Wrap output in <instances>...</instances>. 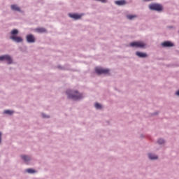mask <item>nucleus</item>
I'll return each mask as SVG.
<instances>
[{
    "instance_id": "1",
    "label": "nucleus",
    "mask_w": 179,
    "mask_h": 179,
    "mask_svg": "<svg viewBox=\"0 0 179 179\" xmlns=\"http://www.w3.org/2000/svg\"><path fill=\"white\" fill-rule=\"evenodd\" d=\"M66 94H68L69 99L71 100H80V99H83V94H80L76 90H67Z\"/></svg>"
},
{
    "instance_id": "2",
    "label": "nucleus",
    "mask_w": 179,
    "mask_h": 179,
    "mask_svg": "<svg viewBox=\"0 0 179 179\" xmlns=\"http://www.w3.org/2000/svg\"><path fill=\"white\" fill-rule=\"evenodd\" d=\"M151 10H157V12H162L163 10V6L161 4L154 3L149 6Z\"/></svg>"
},
{
    "instance_id": "3",
    "label": "nucleus",
    "mask_w": 179,
    "mask_h": 179,
    "mask_svg": "<svg viewBox=\"0 0 179 179\" xmlns=\"http://www.w3.org/2000/svg\"><path fill=\"white\" fill-rule=\"evenodd\" d=\"M95 71L98 75H107L108 72H110V70H108V69H103L101 67H96L95 69Z\"/></svg>"
},
{
    "instance_id": "4",
    "label": "nucleus",
    "mask_w": 179,
    "mask_h": 179,
    "mask_svg": "<svg viewBox=\"0 0 179 179\" xmlns=\"http://www.w3.org/2000/svg\"><path fill=\"white\" fill-rule=\"evenodd\" d=\"M130 47H136V48H143L145 43L142 41H134L130 43Z\"/></svg>"
},
{
    "instance_id": "5",
    "label": "nucleus",
    "mask_w": 179,
    "mask_h": 179,
    "mask_svg": "<svg viewBox=\"0 0 179 179\" xmlns=\"http://www.w3.org/2000/svg\"><path fill=\"white\" fill-rule=\"evenodd\" d=\"M0 61H6L7 64H12L13 62L12 57L8 55L0 56Z\"/></svg>"
},
{
    "instance_id": "6",
    "label": "nucleus",
    "mask_w": 179,
    "mask_h": 179,
    "mask_svg": "<svg viewBox=\"0 0 179 179\" xmlns=\"http://www.w3.org/2000/svg\"><path fill=\"white\" fill-rule=\"evenodd\" d=\"M10 38L13 41H15V43H22L23 41V38L20 36H12Z\"/></svg>"
},
{
    "instance_id": "7",
    "label": "nucleus",
    "mask_w": 179,
    "mask_h": 179,
    "mask_svg": "<svg viewBox=\"0 0 179 179\" xmlns=\"http://www.w3.org/2000/svg\"><path fill=\"white\" fill-rule=\"evenodd\" d=\"M27 43H35L36 38H34V36L33 34H28L27 36Z\"/></svg>"
},
{
    "instance_id": "8",
    "label": "nucleus",
    "mask_w": 179,
    "mask_h": 179,
    "mask_svg": "<svg viewBox=\"0 0 179 179\" xmlns=\"http://www.w3.org/2000/svg\"><path fill=\"white\" fill-rule=\"evenodd\" d=\"M162 47H174V43L170 41H165L162 43Z\"/></svg>"
},
{
    "instance_id": "9",
    "label": "nucleus",
    "mask_w": 179,
    "mask_h": 179,
    "mask_svg": "<svg viewBox=\"0 0 179 179\" xmlns=\"http://www.w3.org/2000/svg\"><path fill=\"white\" fill-rule=\"evenodd\" d=\"M115 3L116 5H118L119 6H122L124 5H126L127 1H125V0H117L115 1Z\"/></svg>"
},
{
    "instance_id": "10",
    "label": "nucleus",
    "mask_w": 179,
    "mask_h": 179,
    "mask_svg": "<svg viewBox=\"0 0 179 179\" xmlns=\"http://www.w3.org/2000/svg\"><path fill=\"white\" fill-rule=\"evenodd\" d=\"M136 55H137V57H139V58H146V57H148V55L146 53L141 52H136Z\"/></svg>"
},
{
    "instance_id": "11",
    "label": "nucleus",
    "mask_w": 179,
    "mask_h": 179,
    "mask_svg": "<svg viewBox=\"0 0 179 179\" xmlns=\"http://www.w3.org/2000/svg\"><path fill=\"white\" fill-rule=\"evenodd\" d=\"M70 17H72L73 19H80L82 17V15H78V14H69Z\"/></svg>"
},
{
    "instance_id": "12",
    "label": "nucleus",
    "mask_w": 179,
    "mask_h": 179,
    "mask_svg": "<svg viewBox=\"0 0 179 179\" xmlns=\"http://www.w3.org/2000/svg\"><path fill=\"white\" fill-rule=\"evenodd\" d=\"M12 10H16L17 12H20V8L17 5H11Z\"/></svg>"
},
{
    "instance_id": "13",
    "label": "nucleus",
    "mask_w": 179,
    "mask_h": 179,
    "mask_svg": "<svg viewBox=\"0 0 179 179\" xmlns=\"http://www.w3.org/2000/svg\"><path fill=\"white\" fill-rule=\"evenodd\" d=\"M148 157L150 159V160H156V159H157V156L153 154H148Z\"/></svg>"
},
{
    "instance_id": "14",
    "label": "nucleus",
    "mask_w": 179,
    "mask_h": 179,
    "mask_svg": "<svg viewBox=\"0 0 179 179\" xmlns=\"http://www.w3.org/2000/svg\"><path fill=\"white\" fill-rule=\"evenodd\" d=\"M36 31H37L38 33H45V29H44V28H37L36 29Z\"/></svg>"
},
{
    "instance_id": "15",
    "label": "nucleus",
    "mask_w": 179,
    "mask_h": 179,
    "mask_svg": "<svg viewBox=\"0 0 179 179\" xmlns=\"http://www.w3.org/2000/svg\"><path fill=\"white\" fill-rule=\"evenodd\" d=\"M21 157L24 159V162H29L30 160V157H27L26 155H22Z\"/></svg>"
},
{
    "instance_id": "16",
    "label": "nucleus",
    "mask_w": 179,
    "mask_h": 179,
    "mask_svg": "<svg viewBox=\"0 0 179 179\" xmlns=\"http://www.w3.org/2000/svg\"><path fill=\"white\" fill-rule=\"evenodd\" d=\"M19 34V31H17V29H13L11 31V34L12 36H16V34Z\"/></svg>"
},
{
    "instance_id": "17",
    "label": "nucleus",
    "mask_w": 179,
    "mask_h": 179,
    "mask_svg": "<svg viewBox=\"0 0 179 179\" xmlns=\"http://www.w3.org/2000/svg\"><path fill=\"white\" fill-rule=\"evenodd\" d=\"M27 173H29L30 174H33V173H36V171H34L33 169H27Z\"/></svg>"
},
{
    "instance_id": "18",
    "label": "nucleus",
    "mask_w": 179,
    "mask_h": 179,
    "mask_svg": "<svg viewBox=\"0 0 179 179\" xmlns=\"http://www.w3.org/2000/svg\"><path fill=\"white\" fill-rule=\"evenodd\" d=\"M95 108L97 109V110H100V108H101V105L99 103H95Z\"/></svg>"
},
{
    "instance_id": "19",
    "label": "nucleus",
    "mask_w": 179,
    "mask_h": 179,
    "mask_svg": "<svg viewBox=\"0 0 179 179\" xmlns=\"http://www.w3.org/2000/svg\"><path fill=\"white\" fill-rule=\"evenodd\" d=\"M4 114H9L10 115L13 114V111L6 110H4Z\"/></svg>"
},
{
    "instance_id": "20",
    "label": "nucleus",
    "mask_w": 179,
    "mask_h": 179,
    "mask_svg": "<svg viewBox=\"0 0 179 179\" xmlns=\"http://www.w3.org/2000/svg\"><path fill=\"white\" fill-rule=\"evenodd\" d=\"M136 17V15H127V19L132 20V19Z\"/></svg>"
},
{
    "instance_id": "21",
    "label": "nucleus",
    "mask_w": 179,
    "mask_h": 179,
    "mask_svg": "<svg viewBox=\"0 0 179 179\" xmlns=\"http://www.w3.org/2000/svg\"><path fill=\"white\" fill-rule=\"evenodd\" d=\"M158 143L159 145H163V143H164V140H163V139L158 140Z\"/></svg>"
},
{
    "instance_id": "22",
    "label": "nucleus",
    "mask_w": 179,
    "mask_h": 179,
    "mask_svg": "<svg viewBox=\"0 0 179 179\" xmlns=\"http://www.w3.org/2000/svg\"><path fill=\"white\" fill-rule=\"evenodd\" d=\"M97 1H100V2H103V3L107 2V0H97Z\"/></svg>"
},
{
    "instance_id": "23",
    "label": "nucleus",
    "mask_w": 179,
    "mask_h": 179,
    "mask_svg": "<svg viewBox=\"0 0 179 179\" xmlns=\"http://www.w3.org/2000/svg\"><path fill=\"white\" fill-rule=\"evenodd\" d=\"M1 136H2V134L0 133V143H1Z\"/></svg>"
},
{
    "instance_id": "24",
    "label": "nucleus",
    "mask_w": 179,
    "mask_h": 179,
    "mask_svg": "<svg viewBox=\"0 0 179 179\" xmlns=\"http://www.w3.org/2000/svg\"><path fill=\"white\" fill-rule=\"evenodd\" d=\"M176 94H177V96H179V90L178 92H176Z\"/></svg>"
},
{
    "instance_id": "25",
    "label": "nucleus",
    "mask_w": 179,
    "mask_h": 179,
    "mask_svg": "<svg viewBox=\"0 0 179 179\" xmlns=\"http://www.w3.org/2000/svg\"><path fill=\"white\" fill-rule=\"evenodd\" d=\"M44 117V118H47V116H43Z\"/></svg>"
},
{
    "instance_id": "26",
    "label": "nucleus",
    "mask_w": 179,
    "mask_h": 179,
    "mask_svg": "<svg viewBox=\"0 0 179 179\" xmlns=\"http://www.w3.org/2000/svg\"><path fill=\"white\" fill-rule=\"evenodd\" d=\"M145 1H152V0H145Z\"/></svg>"
}]
</instances>
